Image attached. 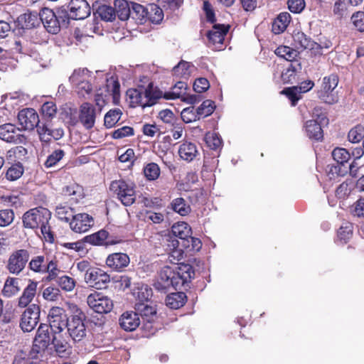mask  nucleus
Masks as SVG:
<instances>
[{"label":"nucleus","instance_id":"43","mask_svg":"<svg viewBox=\"0 0 364 364\" xmlns=\"http://www.w3.org/2000/svg\"><path fill=\"white\" fill-rule=\"evenodd\" d=\"M171 205L173 211L182 216L187 215L191 211L190 206L186 204L185 200L182 198H177L173 200Z\"/></svg>","mask_w":364,"mask_h":364},{"label":"nucleus","instance_id":"40","mask_svg":"<svg viewBox=\"0 0 364 364\" xmlns=\"http://www.w3.org/2000/svg\"><path fill=\"white\" fill-rule=\"evenodd\" d=\"M56 353L60 356L64 357L69 353L68 343L61 339V336L59 334H54L53 338V343Z\"/></svg>","mask_w":364,"mask_h":364},{"label":"nucleus","instance_id":"57","mask_svg":"<svg viewBox=\"0 0 364 364\" xmlns=\"http://www.w3.org/2000/svg\"><path fill=\"white\" fill-rule=\"evenodd\" d=\"M46 272L48 273L46 280L52 281L57 279L59 277L58 274L60 272V270L58 268L56 262L53 260H50L46 264L45 273Z\"/></svg>","mask_w":364,"mask_h":364},{"label":"nucleus","instance_id":"5","mask_svg":"<svg viewBox=\"0 0 364 364\" xmlns=\"http://www.w3.org/2000/svg\"><path fill=\"white\" fill-rule=\"evenodd\" d=\"M106 92V94L100 92L95 95V105L98 107L100 111H101L102 107L107 104L109 96H112L114 103H117L119 100L120 96V84L116 77L112 76L107 79Z\"/></svg>","mask_w":364,"mask_h":364},{"label":"nucleus","instance_id":"32","mask_svg":"<svg viewBox=\"0 0 364 364\" xmlns=\"http://www.w3.org/2000/svg\"><path fill=\"white\" fill-rule=\"evenodd\" d=\"M115 16L121 21H126L131 17L132 6L125 0H117L114 2Z\"/></svg>","mask_w":364,"mask_h":364},{"label":"nucleus","instance_id":"59","mask_svg":"<svg viewBox=\"0 0 364 364\" xmlns=\"http://www.w3.org/2000/svg\"><path fill=\"white\" fill-rule=\"evenodd\" d=\"M181 118L185 123H190L200 119L197 111L194 110L193 107H186L181 112Z\"/></svg>","mask_w":364,"mask_h":364},{"label":"nucleus","instance_id":"4","mask_svg":"<svg viewBox=\"0 0 364 364\" xmlns=\"http://www.w3.org/2000/svg\"><path fill=\"white\" fill-rule=\"evenodd\" d=\"M109 188L124 205L129 206L135 202L136 191L133 183L124 180L114 181Z\"/></svg>","mask_w":364,"mask_h":364},{"label":"nucleus","instance_id":"25","mask_svg":"<svg viewBox=\"0 0 364 364\" xmlns=\"http://www.w3.org/2000/svg\"><path fill=\"white\" fill-rule=\"evenodd\" d=\"M54 333L48 328V324L41 323L36 332L34 341L47 348L52 344Z\"/></svg>","mask_w":364,"mask_h":364},{"label":"nucleus","instance_id":"29","mask_svg":"<svg viewBox=\"0 0 364 364\" xmlns=\"http://www.w3.org/2000/svg\"><path fill=\"white\" fill-rule=\"evenodd\" d=\"M48 350L46 346H42L41 344L36 343L33 341L31 349L28 353V359H31L30 364H38L46 358V353Z\"/></svg>","mask_w":364,"mask_h":364},{"label":"nucleus","instance_id":"3","mask_svg":"<svg viewBox=\"0 0 364 364\" xmlns=\"http://www.w3.org/2000/svg\"><path fill=\"white\" fill-rule=\"evenodd\" d=\"M50 218L51 213L47 208H31L22 216L23 226L27 229L36 230L43 224H48Z\"/></svg>","mask_w":364,"mask_h":364},{"label":"nucleus","instance_id":"17","mask_svg":"<svg viewBox=\"0 0 364 364\" xmlns=\"http://www.w3.org/2000/svg\"><path fill=\"white\" fill-rule=\"evenodd\" d=\"M37 132L40 140L44 143H49L52 139L58 140L64 135V131L62 128L52 129L48 122L38 124Z\"/></svg>","mask_w":364,"mask_h":364},{"label":"nucleus","instance_id":"19","mask_svg":"<svg viewBox=\"0 0 364 364\" xmlns=\"http://www.w3.org/2000/svg\"><path fill=\"white\" fill-rule=\"evenodd\" d=\"M94 221L92 216L87 213L75 214L70 222V227L72 230L77 233H82L88 231L93 225Z\"/></svg>","mask_w":364,"mask_h":364},{"label":"nucleus","instance_id":"49","mask_svg":"<svg viewBox=\"0 0 364 364\" xmlns=\"http://www.w3.org/2000/svg\"><path fill=\"white\" fill-rule=\"evenodd\" d=\"M186 85L183 82H178L173 87V90L171 92H166L162 97L166 100H174L182 97V90H186Z\"/></svg>","mask_w":364,"mask_h":364},{"label":"nucleus","instance_id":"21","mask_svg":"<svg viewBox=\"0 0 364 364\" xmlns=\"http://www.w3.org/2000/svg\"><path fill=\"white\" fill-rule=\"evenodd\" d=\"M95 110L94 107L88 102H84L80 109L79 119L83 126L90 129L92 128L95 122Z\"/></svg>","mask_w":364,"mask_h":364},{"label":"nucleus","instance_id":"55","mask_svg":"<svg viewBox=\"0 0 364 364\" xmlns=\"http://www.w3.org/2000/svg\"><path fill=\"white\" fill-rule=\"evenodd\" d=\"M56 282L59 287L65 291H71L75 287V282L74 279L67 275L59 277L56 279Z\"/></svg>","mask_w":364,"mask_h":364},{"label":"nucleus","instance_id":"60","mask_svg":"<svg viewBox=\"0 0 364 364\" xmlns=\"http://www.w3.org/2000/svg\"><path fill=\"white\" fill-rule=\"evenodd\" d=\"M14 220V213L11 209L0 210V227H6Z\"/></svg>","mask_w":364,"mask_h":364},{"label":"nucleus","instance_id":"33","mask_svg":"<svg viewBox=\"0 0 364 364\" xmlns=\"http://www.w3.org/2000/svg\"><path fill=\"white\" fill-rule=\"evenodd\" d=\"M307 136L316 141L323 138V130L321 125L315 120H308L305 124Z\"/></svg>","mask_w":364,"mask_h":364},{"label":"nucleus","instance_id":"20","mask_svg":"<svg viewBox=\"0 0 364 364\" xmlns=\"http://www.w3.org/2000/svg\"><path fill=\"white\" fill-rule=\"evenodd\" d=\"M129 257L125 253L116 252L109 255L106 259V264L117 272H122L129 264Z\"/></svg>","mask_w":364,"mask_h":364},{"label":"nucleus","instance_id":"62","mask_svg":"<svg viewBox=\"0 0 364 364\" xmlns=\"http://www.w3.org/2000/svg\"><path fill=\"white\" fill-rule=\"evenodd\" d=\"M205 142L211 149H217L221 146L222 139L216 133H208L205 136Z\"/></svg>","mask_w":364,"mask_h":364},{"label":"nucleus","instance_id":"63","mask_svg":"<svg viewBox=\"0 0 364 364\" xmlns=\"http://www.w3.org/2000/svg\"><path fill=\"white\" fill-rule=\"evenodd\" d=\"M60 293L58 288L48 287L43 291V297L47 301H54L58 299L60 296Z\"/></svg>","mask_w":364,"mask_h":364},{"label":"nucleus","instance_id":"30","mask_svg":"<svg viewBox=\"0 0 364 364\" xmlns=\"http://www.w3.org/2000/svg\"><path fill=\"white\" fill-rule=\"evenodd\" d=\"M291 21V15L288 12L279 14L272 23V31L279 34L286 30Z\"/></svg>","mask_w":364,"mask_h":364},{"label":"nucleus","instance_id":"34","mask_svg":"<svg viewBox=\"0 0 364 364\" xmlns=\"http://www.w3.org/2000/svg\"><path fill=\"white\" fill-rule=\"evenodd\" d=\"M131 18L139 23H144L149 15V9L144 6L132 2Z\"/></svg>","mask_w":364,"mask_h":364},{"label":"nucleus","instance_id":"58","mask_svg":"<svg viewBox=\"0 0 364 364\" xmlns=\"http://www.w3.org/2000/svg\"><path fill=\"white\" fill-rule=\"evenodd\" d=\"M74 89L79 97L85 98L92 93L93 87L91 80H87L80 83L79 86L74 87Z\"/></svg>","mask_w":364,"mask_h":364},{"label":"nucleus","instance_id":"64","mask_svg":"<svg viewBox=\"0 0 364 364\" xmlns=\"http://www.w3.org/2000/svg\"><path fill=\"white\" fill-rule=\"evenodd\" d=\"M351 21L359 31H364V11H358L353 14Z\"/></svg>","mask_w":364,"mask_h":364},{"label":"nucleus","instance_id":"7","mask_svg":"<svg viewBox=\"0 0 364 364\" xmlns=\"http://www.w3.org/2000/svg\"><path fill=\"white\" fill-rule=\"evenodd\" d=\"M40 307L36 304L30 305L21 315L20 327L24 332L32 331L39 321Z\"/></svg>","mask_w":364,"mask_h":364},{"label":"nucleus","instance_id":"14","mask_svg":"<svg viewBox=\"0 0 364 364\" xmlns=\"http://www.w3.org/2000/svg\"><path fill=\"white\" fill-rule=\"evenodd\" d=\"M68 18L73 20H82L87 18L91 9L86 0H71L68 6Z\"/></svg>","mask_w":364,"mask_h":364},{"label":"nucleus","instance_id":"24","mask_svg":"<svg viewBox=\"0 0 364 364\" xmlns=\"http://www.w3.org/2000/svg\"><path fill=\"white\" fill-rule=\"evenodd\" d=\"M38 282L31 279L23 289L21 296L18 299V306L21 308L26 307L33 299L37 291Z\"/></svg>","mask_w":364,"mask_h":364},{"label":"nucleus","instance_id":"22","mask_svg":"<svg viewBox=\"0 0 364 364\" xmlns=\"http://www.w3.org/2000/svg\"><path fill=\"white\" fill-rule=\"evenodd\" d=\"M140 322L139 314L132 311L124 312L119 319L120 326L126 331H134Z\"/></svg>","mask_w":364,"mask_h":364},{"label":"nucleus","instance_id":"26","mask_svg":"<svg viewBox=\"0 0 364 364\" xmlns=\"http://www.w3.org/2000/svg\"><path fill=\"white\" fill-rule=\"evenodd\" d=\"M172 234L181 241L183 247H189L186 244L187 238L190 237L192 234L191 228L189 225L185 222H181L174 224L171 228Z\"/></svg>","mask_w":364,"mask_h":364},{"label":"nucleus","instance_id":"37","mask_svg":"<svg viewBox=\"0 0 364 364\" xmlns=\"http://www.w3.org/2000/svg\"><path fill=\"white\" fill-rule=\"evenodd\" d=\"M19 291L18 279L13 277L7 278L2 289L3 296L10 298L16 295Z\"/></svg>","mask_w":364,"mask_h":364},{"label":"nucleus","instance_id":"54","mask_svg":"<svg viewBox=\"0 0 364 364\" xmlns=\"http://www.w3.org/2000/svg\"><path fill=\"white\" fill-rule=\"evenodd\" d=\"M65 156V152L62 149H57L53 151L44 163L46 168H51L55 166Z\"/></svg>","mask_w":364,"mask_h":364},{"label":"nucleus","instance_id":"51","mask_svg":"<svg viewBox=\"0 0 364 364\" xmlns=\"http://www.w3.org/2000/svg\"><path fill=\"white\" fill-rule=\"evenodd\" d=\"M332 156L338 164H343L348 161L350 154L347 149L337 147L332 151Z\"/></svg>","mask_w":364,"mask_h":364},{"label":"nucleus","instance_id":"9","mask_svg":"<svg viewBox=\"0 0 364 364\" xmlns=\"http://www.w3.org/2000/svg\"><path fill=\"white\" fill-rule=\"evenodd\" d=\"M88 306L98 314H107L113 308L112 301L107 296L100 293L91 294L87 296Z\"/></svg>","mask_w":364,"mask_h":364},{"label":"nucleus","instance_id":"16","mask_svg":"<svg viewBox=\"0 0 364 364\" xmlns=\"http://www.w3.org/2000/svg\"><path fill=\"white\" fill-rule=\"evenodd\" d=\"M17 118L22 130H33L40 123L38 113L32 108L23 109L18 112Z\"/></svg>","mask_w":364,"mask_h":364},{"label":"nucleus","instance_id":"27","mask_svg":"<svg viewBox=\"0 0 364 364\" xmlns=\"http://www.w3.org/2000/svg\"><path fill=\"white\" fill-rule=\"evenodd\" d=\"M198 151L195 144L191 142L183 143L178 149L180 157L188 162L192 161L197 156Z\"/></svg>","mask_w":364,"mask_h":364},{"label":"nucleus","instance_id":"50","mask_svg":"<svg viewBox=\"0 0 364 364\" xmlns=\"http://www.w3.org/2000/svg\"><path fill=\"white\" fill-rule=\"evenodd\" d=\"M144 173L149 181H154L160 176V168L156 163H149L144 168Z\"/></svg>","mask_w":364,"mask_h":364},{"label":"nucleus","instance_id":"6","mask_svg":"<svg viewBox=\"0 0 364 364\" xmlns=\"http://www.w3.org/2000/svg\"><path fill=\"white\" fill-rule=\"evenodd\" d=\"M48 321V328L54 334H59L68 326L70 319L63 308L55 306L49 311Z\"/></svg>","mask_w":364,"mask_h":364},{"label":"nucleus","instance_id":"23","mask_svg":"<svg viewBox=\"0 0 364 364\" xmlns=\"http://www.w3.org/2000/svg\"><path fill=\"white\" fill-rule=\"evenodd\" d=\"M135 309L141 316L144 321L151 324L156 318V306L151 303L138 302L135 304Z\"/></svg>","mask_w":364,"mask_h":364},{"label":"nucleus","instance_id":"8","mask_svg":"<svg viewBox=\"0 0 364 364\" xmlns=\"http://www.w3.org/2000/svg\"><path fill=\"white\" fill-rule=\"evenodd\" d=\"M21 132L15 124L6 123L0 125V139L7 143L23 144L26 138Z\"/></svg>","mask_w":364,"mask_h":364},{"label":"nucleus","instance_id":"12","mask_svg":"<svg viewBox=\"0 0 364 364\" xmlns=\"http://www.w3.org/2000/svg\"><path fill=\"white\" fill-rule=\"evenodd\" d=\"M85 282L96 289H103L109 283L110 277L104 270L95 267L87 275H85Z\"/></svg>","mask_w":364,"mask_h":364},{"label":"nucleus","instance_id":"53","mask_svg":"<svg viewBox=\"0 0 364 364\" xmlns=\"http://www.w3.org/2000/svg\"><path fill=\"white\" fill-rule=\"evenodd\" d=\"M349 141L351 143H358L364 138V127L357 125L352 128L348 134Z\"/></svg>","mask_w":364,"mask_h":364},{"label":"nucleus","instance_id":"35","mask_svg":"<svg viewBox=\"0 0 364 364\" xmlns=\"http://www.w3.org/2000/svg\"><path fill=\"white\" fill-rule=\"evenodd\" d=\"M91 73L86 68L75 70L69 78L73 87L79 86L84 81L91 80Z\"/></svg>","mask_w":364,"mask_h":364},{"label":"nucleus","instance_id":"48","mask_svg":"<svg viewBox=\"0 0 364 364\" xmlns=\"http://www.w3.org/2000/svg\"><path fill=\"white\" fill-rule=\"evenodd\" d=\"M215 108L213 101L207 100L203 102L200 107L196 109L199 117H205L210 115Z\"/></svg>","mask_w":364,"mask_h":364},{"label":"nucleus","instance_id":"13","mask_svg":"<svg viewBox=\"0 0 364 364\" xmlns=\"http://www.w3.org/2000/svg\"><path fill=\"white\" fill-rule=\"evenodd\" d=\"M84 315L80 313L71 317L68 324V331L72 339L78 342L86 336V328L83 321Z\"/></svg>","mask_w":364,"mask_h":364},{"label":"nucleus","instance_id":"18","mask_svg":"<svg viewBox=\"0 0 364 364\" xmlns=\"http://www.w3.org/2000/svg\"><path fill=\"white\" fill-rule=\"evenodd\" d=\"M39 17L48 32L55 34L60 31L59 20L51 9H43L39 13Z\"/></svg>","mask_w":364,"mask_h":364},{"label":"nucleus","instance_id":"47","mask_svg":"<svg viewBox=\"0 0 364 364\" xmlns=\"http://www.w3.org/2000/svg\"><path fill=\"white\" fill-rule=\"evenodd\" d=\"M163 18L164 14L160 7L155 4L149 6L147 19L153 23L157 24L163 20Z\"/></svg>","mask_w":364,"mask_h":364},{"label":"nucleus","instance_id":"61","mask_svg":"<svg viewBox=\"0 0 364 364\" xmlns=\"http://www.w3.org/2000/svg\"><path fill=\"white\" fill-rule=\"evenodd\" d=\"M291 102V105L295 106L300 99L301 91L296 87H288L282 91Z\"/></svg>","mask_w":364,"mask_h":364},{"label":"nucleus","instance_id":"31","mask_svg":"<svg viewBox=\"0 0 364 364\" xmlns=\"http://www.w3.org/2000/svg\"><path fill=\"white\" fill-rule=\"evenodd\" d=\"M186 301V295L182 291L171 293L166 298V304L173 309L183 306Z\"/></svg>","mask_w":364,"mask_h":364},{"label":"nucleus","instance_id":"44","mask_svg":"<svg viewBox=\"0 0 364 364\" xmlns=\"http://www.w3.org/2000/svg\"><path fill=\"white\" fill-rule=\"evenodd\" d=\"M96 14L105 21H112L115 19V10L110 6L105 4L100 6L96 11Z\"/></svg>","mask_w":364,"mask_h":364},{"label":"nucleus","instance_id":"56","mask_svg":"<svg viewBox=\"0 0 364 364\" xmlns=\"http://www.w3.org/2000/svg\"><path fill=\"white\" fill-rule=\"evenodd\" d=\"M152 289L148 285L143 284L139 287L137 291L134 293L136 295L139 302L149 303V299L152 296Z\"/></svg>","mask_w":364,"mask_h":364},{"label":"nucleus","instance_id":"42","mask_svg":"<svg viewBox=\"0 0 364 364\" xmlns=\"http://www.w3.org/2000/svg\"><path fill=\"white\" fill-rule=\"evenodd\" d=\"M109 233L105 230H101L94 234L87 235L84 237V241L95 245H103L107 239Z\"/></svg>","mask_w":364,"mask_h":364},{"label":"nucleus","instance_id":"36","mask_svg":"<svg viewBox=\"0 0 364 364\" xmlns=\"http://www.w3.org/2000/svg\"><path fill=\"white\" fill-rule=\"evenodd\" d=\"M193 68V65L191 63L181 60L173 68V74L179 78L187 79Z\"/></svg>","mask_w":364,"mask_h":364},{"label":"nucleus","instance_id":"1","mask_svg":"<svg viewBox=\"0 0 364 364\" xmlns=\"http://www.w3.org/2000/svg\"><path fill=\"white\" fill-rule=\"evenodd\" d=\"M194 272L188 264L181 263L175 268L168 266L163 267L159 272L154 287L158 290H166L170 287L174 289L188 287Z\"/></svg>","mask_w":364,"mask_h":364},{"label":"nucleus","instance_id":"41","mask_svg":"<svg viewBox=\"0 0 364 364\" xmlns=\"http://www.w3.org/2000/svg\"><path fill=\"white\" fill-rule=\"evenodd\" d=\"M122 112L120 109H110L106 113L104 118V124L107 128L113 127L120 119Z\"/></svg>","mask_w":364,"mask_h":364},{"label":"nucleus","instance_id":"11","mask_svg":"<svg viewBox=\"0 0 364 364\" xmlns=\"http://www.w3.org/2000/svg\"><path fill=\"white\" fill-rule=\"evenodd\" d=\"M29 259V253L26 250H18L9 257L7 268L10 273L18 275L25 268Z\"/></svg>","mask_w":364,"mask_h":364},{"label":"nucleus","instance_id":"46","mask_svg":"<svg viewBox=\"0 0 364 364\" xmlns=\"http://www.w3.org/2000/svg\"><path fill=\"white\" fill-rule=\"evenodd\" d=\"M353 226L349 223L343 224L338 230V238L343 242L346 243L352 236Z\"/></svg>","mask_w":364,"mask_h":364},{"label":"nucleus","instance_id":"38","mask_svg":"<svg viewBox=\"0 0 364 364\" xmlns=\"http://www.w3.org/2000/svg\"><path fill=\"white\" fill-rule=\"evenodd\" d=\"M299 52L289 46H280L275 50V54L288 61H294L299 55Z\"/></svg>","mask_w":364,"mask_h":364},{"label":"nucleus","instance_id":"28","mask_svg":"<svg viewBox=\"0 0 364 364\" xmlns=\"http://www.w3.org/2000/svg\"><path fill=\"white\" fill-rule=\"evenodd\" d=\"M294 44L297 48L315 49L318 45L307 37L303 32H296L293 35Z\"/></svg>","mask_w":364,"mask_h":364},{"label":"nucleus","instance_id":"52","mask_svg":"<svg viewBox=\"0 0 364 364\" xmlns=\"http://www.w3.org/2000/svg\"><path fill=\"white\" fill-rule=\"evenodd\" d=\"M46 264L43 256H36L29 262V268L35 272L43 274L45 273Z\"/></svg>","mask_w":364,"mask_h":364},{"label":"nucleus","instance_id":"10","mask_svg":"<svg viewBox=\"0 0 364 364\" xmlns=\"http://www.w3.org/2000/svg\"><path fill=\"white\" fill-rule=\"evenodd\" d=\"M229 28L228 25L215 24L207 33L209 47H212L215 50H221Z\"/></svg>","mask_w":364,"mask_h":364},{"label":"nucleus","instance_id":"45","mask_svg":"<svg viewBox=\"0 0 364 364\" xmlns=\"http://www.w3.org/2000/svg\"><path fill=\"white\" fill-rule=\"evenodd\" d=\"M63 193L65 196H74L73 198L77 201L83 197V189L82 186L76 183H72L63 188Z\"/></svg>","mask_w":364,"mask_h":364},{"label":"nucleus","instance_id":"39","mask_svg":"<svg viewBox=\"0 0 364 364\" xmlns=\"http://www.w3.org/2000/svg\"><path fill=\"white\" fill-rule=\"evenodd\" d=\"M75 210L65 205L60 204L55 208V214L59 220L66 223L70 222V219L75 215Z\"/></svg>","mask_w":364,"mask_h":364},{"label":"nucleus","instance_id":"2","mask_svg":"<svg viewBox=\"0 0 364 364\" xmlns=\"http://www.w3.org/2000/svg\"><path fill=\"white\" fill-rule=\"evenodd\" d=\"M127 97L131 107H151L162 97V91L154 87L152 83L144 89H129L127 91Z\"/></svg>","mask_w":364,"mask_h":364},{"label":"nucleus","instance_id":"15","mask_svg":"<svg viewBox=\"0 0 364 364\" xmlns=\"http://www.w3.org/2000/svg\"><path fill=\"white\" fill-rule=\"evenodd\" d=\"M338 83V78L335 74L324 77L321 89L318 92V97L328 104H333L337 102V99L331 95V92L337 87Z\"/></svg>","mask_w":364,"mask_h":364}]
</instances>
